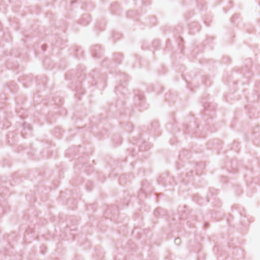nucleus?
Returning <instances> with one entry per match:
<instances>
[{"instance_id":"2","label":"nucleus","mask_w":260,"mask_h":260,"mask_svg":"<svg viewBox=\"0 0 260 260\" xmlns=\"http://www.w3.org/2000/svg\"><path fill=\"white\" fill-rule=\"evenodd\" d=\"M43 49L45 50L44 46H43Z\"/></svg>"},{"instance_id":"1","label":"nucleus","mask_w":260,"mask_h":260,"mask_svg":"<svg viewBox=\"0 0 260 260\" xmlns=\"http://www.w3.org/2000/svg\"><path fill=\"white\" fill-rule=\"evenodd\" d=\"M180 238H176L174 240V242L175 243H176V244H177V243L179 244L180 243Z\"/></svg>"}]
</instances>
